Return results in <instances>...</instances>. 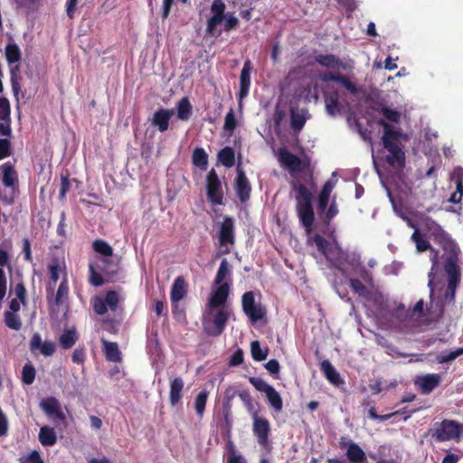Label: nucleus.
<instances>
[{"mask_svg":"<svg viewBox=\"0 0 463 463\" xmlns=\"http://www.w3.org/2000/svg\"><path fill=\"white\" fill-rule=\"evenodd\" d=\"M377 124L383 128L382 144L385 149L401 146L402 132L401 128H395L384 119H378Z\"/></svg>","mask_w":463,"mask_h":463,"instance_id":"obj_11","label":"nucleus"},{"mask_svg":"<svg viewBox=\"0 0 463 463\" xmlns=\"http://www.w3.org/2000/svg\"><path fill=\"white\" fill-rule=\"evenodd\" d=\"M218 240L221 246L235 243V223L232 216H224L218 231Z\"/></svg>","mask_w":463,"mask_h":463,"instance_id":"obj_14","label":"nucleus"},{"mask_svg":"<svg viewBox=\"0 0 463 463\" xmlns=\"http://www.w3.org/2000/svg\"><path fill=\"white\" fill-rule=\"evenodd\" d=\"M40 406L48 417L53 418V420L65 421V414L61 408L60 402L55 397L52 396L43 399L41 402Z\"/></svg>","mask_w":463,"mask_h":463,"instance_id":"obj_17","label":"nucleus"},{"mask_svg":"<svg viewBox=\"0 0 463 463\" xmlns=\"http://www.w3.org/2000/svg\"><path fill=\"white\" fill-rule=\"evenodd\" d=\"M349 287L358 296L368 298L369 291L367 288L358 279L351 278L349 279Z\"/></svg>","mask_w":463,"mask_h":463,"instance_id":"obj_56","label":"nucleus"},{"mask_svg":"<svg viewBox=\"0 0 463 463\" xmlns=\"http://www.w3.org/2000/svg\"><path fill=\"white\" fill-rule=\"evenodd\" d=\"M187 293V283L183 276L177 277L171 288L170 298L173 305L182 300Z\"/></svg>","mask_w":463,"mask_h":463,"instance_id":"obj_25","label":"nucleus"},{"mask_svg":"<svg viewBox=\"0 0 463 463\" xmlns=\"http://www.w3.org/2000/svg\"><path fill=\"white\" fill-rule=\"evenodd\" d=\"M320 369L324 373L326 378L333 384L339 385L343 380L339 373L332 365L328 360H324L320 364Z\"/></svg>","mask_w":463,"mask_h":463,"instance_id":"obj_31","label":"nucleus"},{"mask_svg":"<svg viewBox=\"0 0 463 463\" xmlns=\"http://www.w3.org/2000/svg\"><path fill=\"white\" fill-rule=\"evenodd\" d=\"M236 127H237V120L235 118V113H234L233 109L231 108L225 116L223 128L225 131L232 133L233 130L236 128Z\"/></svg>","mask_w":463,"mask_h":463,"instance_id":"obj_60","label":"nucleus"},{"mask_svg":"<svg viewBox=\"0 0 463 463\" xmlns=\"http://www.w3.org/2000/svg\"><path fill=\"white\" fill-rule=\"evenodd\" d=\"M101 267L100 270L108 276H115L118 274L119 269V261L110 258H102L100 260Z\"/></svg>","mask_w":463,"mask_h":463,"instance_id":"obj_39","label":"nucleus"},{"mask_svg":"<svg viewBox=\"0 0 463 463\" xmlns=\"http://www.w3.org/2000/svg\"><path fill=\"white\" fill-rule=\"evenodd\" d=\"M252 432L259 445L264 449L269 448V435L271 431L269 421L266 418L259 416L258 411L252 413Z\"/></svg>","mask_w":463,"mask_h":463,"instance_id":"obj_6","label":"nucleus"},{"mask_svg":"<svg viewBox=\"0 0 463 463\" xmlns=\"http://www.w3.org/2000/svg\"><path fill=\"white\" fill-rule=\"evenodd\" d=\"M411 240L415 243L417 250L420 252L431 249L430 242L423 237L419 229H415L413 232Z\"/></svg>","mask_w":463,"mask_h":463,"instance_id":"obj_50","label":"nucleus"},{"mask_svg":"<svg viewBox=\"0 0 463 463\" xmlns=\"http://www.w3.org/2000/svg\"><path fill=\"white\" fill-rule=\"evenodd\" d=\"M392 316L405 326H408L412 319L411 309H407L405 305L402 303H400L395 307L392 311Z\"/></svg>","mask_w":463,"mask_h":463,"instance_id":"obj_36","label":"nucleus"},{"mask_svg":"<svg viewBox=\"0 0 463 463\" xmlns=\"http://www.w3.org/2000/svg\"><path fill=\"white\" fill-rule=\"evenodd\" d=\"M315 61L320 66L335 70L340 69L345 71H353L354 67V62L353 60H348L346 61H343L335 54H317L315 56Z\"/></svg>","mask_w":463,"mask_h":463,"instance_id":"obj_13","label":"nucleus"},{"mask_svg":"<svg viewBox=\"0 0 463 463\" xmlns=\"http://www.w3.org/2000/svg\"><path fill=\"white\" fill-rule=\"evenodd\" d=\"M389 154L386 156V162L391 166L403 168L405 165V153L400 146L386 149Z\"/></svg>","mask_w":463,"mask_h":463,"instance_id":"obj_27","label":"nucleus"},{"mask_svg":"<svg viewBox=\"0 0 463 463\" xmlns=\"http://www.w3.org/2000/svg\"><path fill=\"white\" fill-rule=\"evenodd\" d=\"M460 355H463V347H459L457 348L456 350L450 351L447 354L438 355L436 360L439 364H446L454 361Z\"/></svg>","mask_w":463,"mask_h":463,"instance_id":"obj_58","label":"nucleus"},{"mask_svg":"<svg viewBox=\"0 0 463 463\" xmlns=\"http://www.w3.org/2000/svg\"><path fill=\"white\" fill-rule=\"evenodd\" d=\"M69 298V284L65 276L60 283L57 292L54 296V303L57 306L62 305Z\"/></svg>","mask_w":463,"mask_h":463,"instance_id":"obj_41","label":"nucleus"},{"mask_svg":"<svg viewBox=\"0 0 463 463\" xmlns=\"http://www.w3.org/2000/svg\"><path fill=\"white\" fill-rule=\"evenodd\" d=\"M92 248L97 253L102 255V258H110L113 255L112 247L102 239L95 240Z\"/></svg>","mask_w":463,"mask_h":463,"instance_id":"obj_44","label":"nucleus"},{"mask_svg":"<svg viewBox=\"0 0 463 463\" xmlns=\"http://www.w3.org/2000/svg\"><path fill=\"white\" fill-rule=\"evenodd\" d=\"M238 396L240 397V399L242 401V402L244 403L247 411L252 415V413L254 411H258L257 410H255L254 408V403H253V400L250 396V393L249 392V391L247 390H243L241 392H240L238 393Z\"/></svg>","mask_w":463,"mask_h":463,"instance_id":"obj_61","label":"nucleus"},{"mask_svg":"<svg viewBox=\"0 0 463 463\" xmlns=\"http://www.w3.org/2000/svg\"><path fill=\"white\" fill-rule=\"evenodd\" d=\"M450 179L456 184L455 192L463 194V168L461 166H456L453 169Z\"/></svg>","mask_w":463,"mask_h":463,"instance_id":"obj_55","label":"nucleus"},{"mask_svg":"<svg viewBox=\"0 0 463 463\" xmlns=\"http://www.w3.org/2000/svg\"><path fill=\"white\" fill-rule=\"evenodd\" d=\"M21 80L20 67L19 65H15L10 69L11 87L15 97H17L21 91Z\"/></svg>","mask_w":463,"mask_h":463,"instance_id":"obj_45","label":"nucleus"},{"mask_svg":"<svg viewBox=\"0 0 463 463\" xmlns=\"http://www.w3.org/2000/svg\"><path fill=\"white\" fill-rule=\"evenodd\" d=\"M36 371L31 363L24 364L22 370V382L26 384H32L35 380Z\"/></svg>","mask_w":463,"mask_h":463,"instance_id":"obj_54","label":"nucleus"},{"mask_svg":"<svg viewBox=\"0 0 463 463\" xmlns=\"http://www.w3.org/2000/svg\"><path fill=\"white\" fill-rule=\"evenodd\" d=\"M335 183L332 180H327L322 187L318 195L317 211L319 213H324L328 205L330 194L335 187Z\"/></svg>","mask_w":463,"mask_h":463,"instance_id":"obj_28","label":"nucleus"},{"mask_svg":"<svg viewBox=\"0 0 463 463\" xmlns=\"http://www.w3.org/2000/svg\"><path fill=\"white\" fill-rule=\"evenodd\" d=\"M176 110H177V118L180 120L186 121L191 118L192 112H193V107H192L190 100L187 97H184L178 101L177 106H176Z\"/></svg>","mask_w":463,"mask_h":463,"instance_id":"obj_35","label":"nucleus"},{"mask_svg":"<svg viewBox=\"0 0 463 463\" xmlns=\"http://www.w3.org/2000/svg\"><path fill=\"white\" fill-rule=\"evenodd\" d=\"M101 343L106 359L109 362L120 363L122 356L118 344L116 342H109L104 338L101 339Z\"/></svg>","mask_w":463,"mask_h":463,"instance_id":"obj_26","label":"nucleus"},{"mask_svg":"<svg viewBox=\"0 0 463 463\" xmlns=\"http://www.w3.org/2000/svg\"><path fill=\"white\" fill-rule=\"evenodd\" d=\"M77 339L75 330H67L61 335L59 341L63 349H70L75 345Z\"/></svg>","mask_w":463,"mask_h":463,"instance_id":"obj_47","label":"nucleus"},{"mask_svg":"<svg viewBox=\"0 0 463 463\" xmlns=\"http://www.w3.org/2000/svg\"><path fill=\"white\" fill-rule=\"evenodd\" d=\"M236 395L235 391H233L232 387H229L226 389L224 392V403H223V414L226 422L229 423V416L231 414L232 410V402Z\"/></svg>","mask_w":463,"mask_h":463,"instance_id":"obj_51","label":"nucleus"},{"mask_svg":"<svg viewBox=\"0 0 463 463\" xmlns=\"http://www.w3.org/2000/svg\"><path fill=\"white\" fill-rule=\"evenodd\" d=\"M252 71L251 61L247 60L243 63V67L240 74V99H243L249 94L250 86V72Z\"/></svg>","mask_w":463,"mask_h":463,"instance_id":"obj_23","label":"nucleus"},{"mask_svg":"<svg viewBox=\"0 0 463 463\" xmlns=\"http://www.w3.org/2000/svg\"><path fill=\"white\" fill-rule=\"evenodd\" d=\"M249 382L254 386L256 390L264 393H266L272 387L260 377H249Z\"/></svg>","mask_w":463,"mask_h":463,"instance_id":"obj_64","label":"nucleus"},{"mask_svg":"<svg viewBox=\"0 0 463 463\" xmlns=\"http://www.w3.org/2000/svg\"><path fill=\"white\" fill-rule=\"evenodd\" d=\"M427 435H430L438 442L459 440L463 437V423L445 419L436 422L434 427L428 430Z\"/></svg>","mask_w":463,"mask_h":463,"instance_id":"obj_4","label":"nucleus"},{"mask_svg":"<svg viewBox=\"0 0 463 463\" xmlns=\"http://www.w3.org/2000/svg\"><path fill=\"white\" fill-rule=\"evenodd\" d=\"M321 80L324 82H337L351 94H357L359 92V89L354 82H352L346 76L338 72L327 71L321 76Z\"/></svg>","mask_w":463,"mask_h":463,"instance_id":"obj_19","label":"nucleus"},{"mask_svg":"<svg viewBox=\"0 0 463 463\" xmlns=\"http://www.w3.org/2000/svg\"><path fill=\"white\" fill-rule=\"evenodd\" d=\"M5 58L8 64H14L20 61L22 52L20 47L14 43H9L5 49Z\"/></svg>","mask_w":463,"mask_h":463,"instance_id":"obj_38","label":"nucleus"},{"mask_svg":"<svg viewBox=\"0 0 463 463\" xmlns=\"http://www.w3.org/2000/svg\"><path fill=\"white\" fill-rule=\"evenodd\" d=\"M48 270L50 275V282L46 287V292L49 296L50 294H53L55 284L57 283L61 275L67 278V271L65 264L61 262L58 259L52 260V262L48 265Z\"/></svg>","mask_w":463,"mask_h":463,"instance_id":"obj_16","label":"nucleus"},{"mask_svg":"<svg viewBox=\"0 0 463 463\" xmlns=\"http://www.w3.org/2000/svg\"><path fill=\"white\" fill-rule=\"evenodd\" d=\"M30 347L32 351L40 350L41 354H43L45 356L52 355L56 350V345L53 342H43L42 337L38 333H35L33 335L30 343Z\"/></svg>","mask_w":463,"mask_h":463,"instance_id":"obj_22","label":"nucleus"},{"mask_svg":"<svg viewBox=\"0 0 463 463\" xmlns=\"http://www.w3.org/2000/svg\"><path fill=\"white\" fill-rule=\"evenodd\" d=\"M233 187L241 203H245L250 200L252 188L241 162L236 166V177Z\"/></svg>","mask_w":463,"mask_h":463,"instance_id":"obj_9","label":"nucleus"},{"mask_svg":"<svg viewBox=\"0 0 463 463\" xmlns=\"http://www.w3.org/2000/svg\"><path fill=\"white\" fill-rule=\"evenodd\" d=\"M184 383L181 377H175L170 384L169 402L172 406H175L181 402L182 391Z\"/></svg>","mask_w":463,"mask_h":463,"instance_id":"obj_30","label":"nucleus"},{"mask_svg":"<svg viewBox=\"0 0 463 463\" xmlns=\"http://www.w3.org/2000/svg\"><path fill=\"white\" fill-rule=\"evenodd\" d=\"M231 274V266L226 259H223L221 261L218 271L216 273L214 283L217 285H221L223 283V280L227 276Z\"/></svg>","mask_w":463,"mask_h":463,"instance_id":"obj_52","label":"nucleus"},{"mask_svg":"<svg viewBox=\"0 0 463 463\" xmlns=\"http://www.w3.org/2000/svg\"><path fill=\"white\" fill-rule=\"evenodd\" d=\"M430 250V261H431V268L430 270L428 273V287L430 288V307L433 304V296H434V290L435 287L439 283L437 279V271L439 269V251L437 250H434L432 247Z\"/></svg>","mask_w":463,"mask_h":463,"instance_id":"obj_18","label":"nucleus"},{"mask_svg":"<svg viewBox=\"0 0 463 463\" xmlns=\"http://www.w3.org/2000/svg\"><path fill=\"white\" fill-rule=\"evenodd\" d=\"M265 394L271 408L276 412H280L283 408V402L281 396L275 388L271 387Z\"/></svg>","mask_w":463,"mask_h":463,"instance_id":"obj_42","label":"nucleus"},{"mask_svg":"<svg viewBox=\"0 0 463 463\" xmlns=\"http://www.w3.org/2000/svg\"><path fill=\"white\" fill-rule=\"evenodd\" d=\"M39 441L44 447L53 446L57 442L54 429L49 426L42 427L39 432Z\"/></svg>","mask_w":463,"mask_h":463,"instance_id":"obj_33","label":"nucleus"},{"mask_svg":"<svg viewBox=\"0 0 463 463\" xmlns=\"http://www.w3.org/2000/svg\"><path fill=\"white\" fill-rule=\"evenodd\" d=\"M218 160L225 167H232L235 164V153L232 147L225 146L218 152Z\"/></svg>","mask_w":463,"mask_h":463,"instance_id":"obj_37","label":"nucleus"},{"mask_svg":"<svg viewBox=\"0 0 463 463\" xmlns=\"http://www.w3.org/2000/svg\"><path fill=\"white\" fill-rule=\"evenodd\" d=\"M206 194L213 204L222 205L223 203L222 182L214 168H212L206 175Z\"/></svg>","mask_w":463,"mask_h":463,"instance_id":"obj_7","label":"nucleus"},{"mask_svg":"<svg viewBox=\"0 0 463 463\" xmlns=\"http://www.w3.org/2000/svg\"><path fill=\"white\" fill-rule=\"evenodd\" d=\"M440 382L441 377L439 374L429 373L416 380L415 384L419 385L422 393L429 394L439 385Z\"/></svg>","mask_w":463,"mask_h":463,"instance_id":"obj_21","label":"nucleus"},{"mask_svg":"<svg viewBox=\"0 0 463 463\" xmlns=\"http://www.w3.org/2000/svg\"><path fill=\"white\" fill-rule=\"evenodd\" d=\"M460 355H463V347H459L457 348L456 350L450 351L447 354L438 355L436 360L439 364H446L454 361Z\"/></svg>","mask_w":463,"mask_h":463,"instance_id":"obj_59","label":"nucleus"},{"mask_svg":"<svg viewBox=\"0 0 463 463\" xmlns=\"http://www.w3.org/2000/svg\"><path fill=\"white\" fill-rule=\"evenodd\" d=\"M192 161L194 165L202 170H206L208 165V155L203 147H196L192 155Z\"/></svg>","mask_w":463,"mask_h":463,"instance_id":"obj_40","label":"nucleus"},{"mask_svg":"<svg viewBox=\"0 0 463 463\" xmlns=\"http://www.w3.org/2000/svg\"><path fill=\"white\" fill-rule=\"evenodd\" d=\"M5 323L7 327L13 330H20L22 327V322L18 315L16 313L5 311L4 314Z\"/></svg>","mask_w":463,"mask_h":463,"instance_id":"obj_53","label":"nucleus"},{"mask_svg":"<svg viewBox=\"0 0 463 463\" xmlns=\"http://www.w3.org/2000/svg\"><path fill=\"white\" fill-rule=\"evenodd\" d=\"M290 185L296 192V211L300 222L306 229H310L315 221L312 206L313 194L305 184L299 182L292 181Z\"/></svg>","mask_w":463,"mask_h":463,"instance_id":"obj_2","label":"nucleus"},{"mask_svg":"<svg viewBox=\"0 0 463 463\" xmlns=\"http://www.w3.org/2000/svg\"><path fill=\"white\" fill-rule=\"evenodd\" d=\"M208 395H209V392L206 390H203L195 397L194 408H195L196 414L199 417H203V415L204 413Z\"/></svg>","mask_w":463,"mask_h":463,"instance_id":"obj_49","label":"nucleus"},{"mask_svg":"<svg viewBox=\"0 0 463 463\" xmlns=\"http://www.w3.org/2000/svg\"><path fill=\"white\" fill-rule=\"evenodd\" d=\"M360 255L356 253H350L337 247L335 256L327 257L332 266L338 269L343 275L345 273V267L350 266L355 268L360 266Z\"/></svg>","mask_w":463,"mask_h":463,"instance_id":"obj_8","label":"nucleus"},{"mask_svg":"<svg viewBox=\"0 0 463 463\" xmlns=\"http://www.w3.org/2000/svg\"><path fill=\"white\" fill-rule=\"evenodd\" d=\"M230 293V284L223 282L211 295L208 299L206 308L219 309L222 307H232L227 305V299Z\"/></svg>","mask_w":463,"mask_h":463,"instance_id":"obj_15","label":"nucleus"},{"mask_svg":"<svg viewBox=\"0 0 463 463\" xmlns=\"http://www.w3.org/2000/svg\"><path fill=\"white\" fill-rule=\"evenodd\" d=\"M105 301L107 303L108 307L111 311H116L118 308V305L119 302V297L118 294L114 290H109L107 292L105 296Z\"/></svg>","mask_w":463,"mask_h":463,"instance_id":"obj_62","label":"nucleus"},{"mask_svg":"<svg viewBox=\"0 0 463 463\" xmlns=\"http://www.w3.org/2000/svg\"><path fill=\"white\" fill-rule=\"evenodd\" d=\"M460 250L457 244L449 242L445 246L444 271L448 276V285L444 292V298L436 303V308L430 313V322H439L444 316L445 304L454 303L456 298V290L461 281V269L459 266Z\"/></svg>","mask_w":463,"mask_h":463,"instance_id":"obj_1","label":"nucleus"},{"mask_svg":"<svg viewBox=\"0 0 463 463\" xmlns=\"http://www.w3.org/2000/svg\"><path fill=\"white\" fill-rule=\"evenodd\" d=\"M268 353H269L268 348L263 350L258 340L252 341L250 343V354H251L253 360H255L257 362L264 361L268 356Z\"/></svg>","mask_w":463,"mask_h":463,"instance_id":"obj_48","label":"nucleus"},{"mask_svg":"<svg viewBox=\"0 0 463 463\" xmlns=\"http://www.w3.org/2000/svg\"><path fill=\"white\" fill-rule=\"evenodd\" d=\"M345 455L351 463H368L364 451L354 441L348 444Z\"/></svg>","mask_w":463,"mask_h":463,"instance_id":"obj_29","label":"nucleus"},{"mask_svg":"<svg viewBox=\"0 0 463 463\" xmlns=\"http://www.w3.org/2000/svg\"><path fill=\"white\" fill-rule=\"evenodd\" d=\"M174 115L173 109H160L155 111L152 124L157 127L160 132H165L169 128V120Z\"/></svg>","mask_w":463,"mask_h":463,"instance_id":"obj_24","label":"nucleus"},{"mask_svg":"<svg viewBox=\"0 0 463 463\" xmlns=\"http://www.w3.org/2000/svg\"><path fill=\"white\" fill-rule=\"evenodd\" d=\"M232 315V307H222L219 309L206 308L202 317L204 334L213 337L220 336L224 332Z\"/></svg>","mask_w":463,"mask_h":463,"instance_id":"obj_3","label":"nucleus"},{"mask_svg":"<svg viewBox=\"0 0 463 463\" xmlns=\"http://www.w3.org/2000/svg\"><path fill=\"white\" fill-rule=\"evenodd\" d=\"M426 228L433 239L442 244V248L445 250V246L451 242L456 244L452 240H450L447 234V232L442 229V227L438 224L435 221L429 219L426 222Z\"/></svg>","mask_w":463,"mask_h":463,"instance_id":"obj_20","label":"nucleus"},{"mask_svg":"<svg viewBox=\"0 0 463 463\" xmlns=\"http://www.w3.org/2000/svg\"><path fill=\"white\" fill-rule=\"evenodd\" d=\"M279 160L290 173H301L309 167L308 160L307 162L302 161L298 156L285 148L279 150Z\"/></svg>","mask_w":463,"mask_h":463,"instance_id":"obj_12","label":"nucleus"},{"mask_svg":"<svg viewBox=\"0 0 463 463\" xmlns=\"http://www.w3.org/2000/svg\"><path fill=\"white\" fill-rule=\"evenodd\" d=\"M313 241L317 248V250L325 255L326 258L328 256L329 243L328 241L321 235L316 234L313 238Z\"/></svg>","mask_w":463,"mask_h":463,"instance_id":"obj_63","label":"nucleus"},{"mask_svg":"<svg viewBox=\"0 0 463 463\" xmlns=\"http://www.w3.org/2000/svg\"><path fill=\"white\" fill-rule=\"evenodd\" d=\"M325 103L326 112L329 115L335 116L341 111V104L339 102V94L337 91H334L326 95Z\"/></svg>","mask_w":463,"mask_h":463,"instance_id":"obj_32","label":"nucleus"},{"mask_svg":"<svg viewBox=\"0 0 463 463\" xmlns=\"http://www.w3.org/2000/svg\"><path fill=\"white\" fill-rule=\"evenodd\" d=\"M381 114L383 116V119L388 123L397 124L401 120V112L387 106L385 109H381Z\"/></svg>","mask_w":463,"mask_h":463,"instance_id":"obj_57","label":"nucleus"},{"mask_svg":"<svg viewBox=\"0 0 463 463\" xmlns=\"http://www.w3.org/2000/svg\"><path fill=\"white\" fill-rule=\"evenodd\" d=\"M225 17L212 15L206 23L205 35L207 36H219L221 31L217 30V26L224 22Z\"/></svg>","mask_w":463,"mask_h":463,"instance_id":"obj_43","label":"nucleus"},{"mask_svg":"<svg viewBox=\"0 0 463 463\" xmlns=\"http://www.w3.org/2000/svg\"><path fill=\"white\" fill-rule=\"evenodd\" d=\"M2 182L3 184L11 189L9 194H0V200L5 204H12L14 198V190L18 184V175L12 163L6 162L2 165Z\"/></svg>","mask_w":463,"mask_h":463,"instance_id":"obj_5","label":"nucleus"},{"mask_svg":"<svg viewBox=\"0 0 463 463\" xmlns=\"http://www.w3.org/2000/svg\"><path fill=\"white\" fill-rule=\"evenodd\" d=\"M424 307H425V302L423 299H420L419 301H417V303L414 305L413 308L411 309V317H413L416 315L419 317H426L425 320L429 324H430L431 322L429 321V319L431 317L430 314L433 313L434 311H431L430 307H427L426 312H425Z\"/></svg>","mask_w":463,"mask_h":463,"instance_id":"obj_46","label":"nucleus"},{"mask_svg":"<svg viewBox=\"0 0 463 463\" xmlns=\"http://www.w3.org/2000/svg\"><path fill=\"white\" fill-rule=\"evenodd\" d=\"M241 306L244 314L253 323L261 320L266 315L265 308L260 304H256L255 296L252 291H247L242 295Z\"/></svg>","mask_w":463,"mask_h":463,"instance_id":"obj_10","label":"nucleus"},{"mask_svg":"<svg viewBox=\"0 0 463 463\" xmlns=\"http://www.w3.org/2000/svg\"><path fill=\"white\" fill-rule=\"evenodd\" d=\"M307 118L303 111L298 112L294 108L290 109V126L294 133L298 134L304 128Z\"/></svg>","mask_w":463,"mask_h":463,"instance_id":"obj_34","label":"nucleus"}]
</instances>
